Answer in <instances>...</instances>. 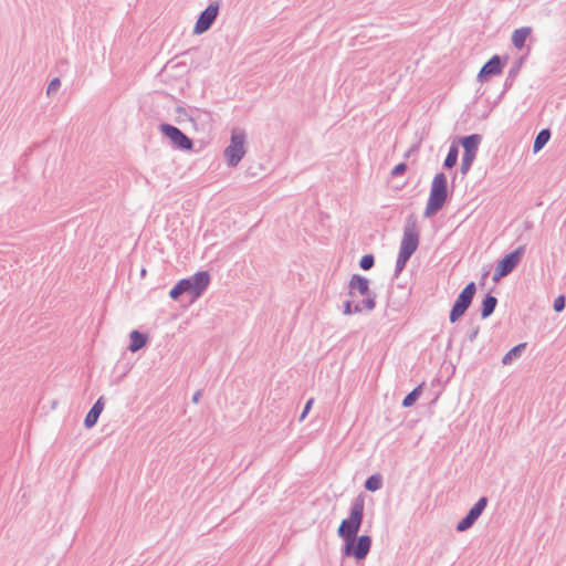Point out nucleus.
<instances>
[{"instance_id": "8", "label": "nucleus", "mask_w": 566, "mask_h": 566, "mask_svg": "<svg viewBox=\"0 0 566 566\" xmlns=\"http://www.w3.org/2000/svg\"><path fill=\"white\" fill-rule=\"evenodd\" d=\"M525 250H512L497 261L492 281L499 283L500 280L511 274L523 260Z\"/></svg>"}, {"instance_id": "40", "label": "nucleus", "mask_w": 566, "mask_h": 566, "mask_svg": "<svg viewBox=\"0 0 566 566\" xmlns=\"http://www.w3.org/2000/svg\"><path fill=\"white\" fill-rule=\"evenodd\" d=\"M140 275H142V276H145V275H146V269H144V268H143V269L140 270Z\"/></svg>"}, {"instance_id": "34", "label": "nucleus", "mask_w": 566, "mask_h": 566, "mask_svg": "<svg viewBox=\"0 0 566 566\" xmlns=\"http://www.w3.org/2000/svg\"><path fill=\"white\" fill-rule=\"evenodd\" d=\"M184 289L181 287L179 281L170 289L169 291V296L170 298H172L174 301H177L179 300V297L181 295H184Z\"/></svg>"}, {"instance_id": "27", "label": "nucleus", "mask_w": 566, "mask_h": 566, "mask_svg": "<svg viewBox=\"0 0 566 566\" xmlns=\"http://www.w3.org/2000/svg\"><path fill=\"white\" fill-rule=\"evenodd\" d=\"M376 294L364 295L361 301L355 303V306L360 308V313H363L364 311L371 312L376 308Z\"/></svg>"}, {"instance_id": "18", "label": "nucleus", "mask_w": 566, "mask_h": 566, "mask_svg": "<svg viewBox=\"0 0 566 566\" xmlns=\"http://www.w3.org/2000/svg\"><path fill=\"white\" fill-rule=\"evenodd\" d=\"M496 305L497 298L491 292L486 293L481 301V317L483 319L490 317L494 313Z\"/></svg>"}, {"instance_id": "15", "label": "nucleus", "mask_w": 566, "mask_h": 566, "mask_svg": "<svg viewBox=\"0 0 566 566\" xmlns=\"http://www.w3.org/2000/svg\"><path fill=\"white\" fill-rule=\"evenodd\" d=\"M455 140L457 143H459V146L463 147V154L476 156L479 147L482 142V136L480 134L474 133L465 136H460Z\"/></svg>"}, {"instance_id": "24", "label": "nucleus", "mask_w": 566, "mask_h": 566, "mask_svg": "<svg viewBox=\"0 0 566 566\" xmlns=\"http://www.w3.org/2000/svg\"><path fill=\"white\" fill-rule=\"evenodd\" d=\"M551 136H552V132L549 128H543L537 133V135L535 136L534 143H533L534 154L538 153L546 146V144L551 139Z\"/></svg>"}, {"instance_id": "9", "label": "nucleus", "mask_w": 566, "mask_h": 566, "mask_svg": "<svg viewBox=\"0 0 566 566\" xmlns=\"http://www.w3.org/2000/svg\"><path fill=\"white\" fill-rule=\"evenodd\" d=\"M219 11L220 3L218 1L210 2L207 8L200 12L193 27V34L200 35L210 30L219 15Z\"/></svg>"}, {"instance_id": "21", "label": "nucleus", "mask_w": 566, "mask_h": 566, "mask_svg": "<svg viewBox=\"0 0 566 566\" xmlns=\"http://www.w3.org/2000/svg\"><path fill=\"white\" fill-rule=\"evenodd\" d=\"M459 157V143L454 139L448 150V154L443 160L442 168L446 170L452 169L457 163Z\"/></svg>"}, {"instance_id": "35", "label": "nucleus", "mask_w": 566, "mask_h": 566, "mask_svg": "<svg viewBox=\"0 0 566 566\" xmlns=\"http://www.w3.org/2000/svg\"><path fill=\"white\" fill-rule=\"evenodd\" d=\"M479 332H480V326L479 325H473L467 333L465 335V339L470 343H473L478 335H479Z\"/></svg>"}, {"instance_id": "31", "label": "nucleus", "mask_w": 566, "mask_h": 566, "mask_svg": "<svg viewBox=\"0 0 566 566\" xmlns=\"http://www.w3.org/2000/svg\"><path fill=\"white\" fill-rule=\"evenodd\" d=\"M60 87H61V80L59 77H53L48 84L46 95L51 96V95L55 94Z\"/></svg>"}, {"instance_id": "33", "label": "nucleus", "mask_w": 566, "mask_h": 566, "mask_svg": "<svg viewBox=\"0 0 566 566\" xmlns=\"http://www.w3.org/2000/svg\"><path fill=\"white\" fill-rule=\"evenodd\" d=\"M565 306H566V297H565V295L560 294L554 300L553 308L555 312L560 313L565 310Z\"/></svg>"}, {"instance_id": "4", "label": "nucleus", "mask_w": 566, "mask_h": 566, "mask_svg": "<svg viewBox=\"0 0 566 566\" xmlns=\"http://www.w3.org/2000/svg\"><path fill=\"white\" fill-rule=\"evenodd\" d=\"M211 282L208 271H198L195 274L179 280L184 293L190 296L191 301H196L203 295Z\"/></svg>"}, {"instance_id": "41", "label": "nucleus", "mask_w": 566, "mask_h": 566, "mask_svg": "<svg viewBox=\"0 0 566 566\" xmlns=\"http://www.w3.org/2000/svg\"><path fill=\"white\" fill-rule=\"evenodd\" d=\"M525 245H526L525 243H520L516 248L522 249V248H525Z\"/></svg>"}, {"instance_id": "3", "label": "nucleus", "mask_w": 566, "mask_h": 566, "mask_svg": "<svg viewBox=\"0 0 566 566\" xmlns=\"http://www.w3.org/2000/svg\"><path fill=\"white\" fill-rule=\"evenodd\" d=\"M247 154V134L243 129L233 128L229 145L223 150L228 167H237Z\"/></svg>"}, {"instance_id": "5", "label": "nucleus", "mask_w": 566, "mask_h": 566, "mask_svg": "<svg viewBox=\"0 0 566 566\" xmlns=\"http://www.w3.org/2000/svg\"><path fill=\"white\" fill-rule=\"evenodd\" d=\"M373 545V539L369 535H356L344 541L342 547V555L344 557H354L357 560H364L369 554Z\"/></svg>"}, {"instance_id": "29", "label": "nucleus", "mask_w": 566, "mask_h": 566, "mask_svg": "<svg viewBox=\"0 0 566 566\" xmlns=\"http://www.w3.org/2000/svg\"><path fill=\"white\" fill-rule=\"evenodd\" d=\"M375 265V256L371 253L365 254L359 260V266L364 271L370 270Z\"/></svg>"}, {"instance_id": "13", "label": "nucleus", "mask_w": 566, "mask_h": 566, "mask_svg": "<svg viewBox=\"0 0 566 566\" xmlns=\"http://www.w3.org/2000/svg\"><path fill=\"white\" fill-rule=\"evenodd\" d=\"M419 245V232L417 229V222L412 216H410L403 228V237L399 248H418Z\"/></svg>"}, {"instance_id": "28", "label": "nucleus", "mask_w": 566, "mask_h": 566, "mask_svg": "<svg viewBox=\"0 0 566 566\" xmlns=\"http://www.w3.org/2000/svg\"><path fill=\"white\" fill-rule=\"evenodd\" d=\"M475 158H476V156H474V155H469V154L462 155V160H461V166H460V172L462 175H467L470 171Z\"/></svg>"}, {"instance_id": "19", "label": "nucleus", "mask_w": 566, "mask_h": 566, "mask_svg": "<svg viewBox=\"0 0 566 566\" xmlns=\"http://www.w3.org/2000/svg\"><path fill=\"white\" fill-rule=\"evenodd\" d=\"M531 33H532L531 27H522V28L515 29L513 31V34L511 38L513 46L517 50L524 49L526 40L531 35Z\"/></svg>"}, {"instance_id": "16", "label": "nucleus", "mask_w": 566, "mask_h": 566, "mask_svg": "<svg viewBox=\"0 0 566 566\" xmlns=\"http://www.w3.org/2000/svg\"><path fill=\"white\" fill-rule=\"evenodd\" d=\"M104 406H105V400H104V397L101 396L95 401V403L91 407V409L88 410V412L86 413V416L84 418V427L86 429H91L97 423L98 418L104 410Z\"/></svg>"}, {"instance_id": "17", "label": "nucleus", "mask_w": 566, "mask_h": 566, "mask_svg": "<svg viewBox=\"0 0 566 566\" xmlns=\"http://www.w3.org/2000/svg\"><path fill=\"white\" fill-rule=\"evenodd\" d=\"M149 342V337L146 333L134 329L129 333V345L128 350L136 353L144 348Z\"/></svg>"}, {"instance_id": "7", "label": "nucleus", "mask_w": 566, "mask_h": 566, "mask_svg": "<svg viewBox=\"0 0 566 566\" xmlns=\"http://www.w3.org/2000/svg\"><path fill=\"white\" fill-rule=\"evenodd\" d=\"M159 132L170 142L175 149L184 151L192 150L193 140L177 126L169 123H161L159 124Z\"/></svg>"}, {"instance_id": "1", "label": "nucleus", "mask_w": 566, "mask_h": 566, "mask_svg": "<svg viewBox=\"0 0 566 566\" xmlns=\"http://www.w3.org/2000/svg\"><path fill=\"white\" fill-rule=\"evenodd\" d=\"M453 193V186L449 188L448 178L444 172H438L434 175L430 192L424 208L423 216L431 218L440 212L447 205Z\"/></svg>"}, {"instance_id": "26", "label": "nucleus", "mask_w": 566, "mask_h": 566, "mask_svg": "<svg viewBox=\"0 0 566 566\" xmlns=\"http://www.w3.org/2000/svg\"><path fill=\"white\" fill-rule=\"evenodd\" d=\"M384 479L380 473L369 475L364 483V488L369 492H376L382 488Z\"/></svg>"}, {"instance_id": "22", "label": "nucleus", "mask_w": 566, "mask_h": 566, "mask_svg": "<svg viewBox=\"0 0 566 566\" xmlns=\"http://www.w3.org/2000/svg\"><path fill=\"white\" fill-rule=\"evenodd\" d=\"M416 250H399V254L396 261L394 279H398L400 273L406 268L407 262L410 260Z\"/></svg>"}, {"instance_id": "14", "label": "nucleus", "mask_w": 566, "mask_h": 566, "mask_svg": "<svg viewBox=\"0 0 566 566\" xmlns=\"http://www.w3.org/2000/svg\"><path fill=\"white\" fill-rule=\"evenodd\" d=\"M526 57H527V55H521L513 62L512 66L509 70L507 76L505 78V82L503 85V91L499 95L497 101H500L504 96V94L513 86V83L515 82L516 77L518 76L521 69L526 61Z\"/></svg>"}, {"instance_id": "23", "label": "nucleus", "mask_w": 566, "mask_h": 566, "mask_svg": "<svg viewBox=\"0 0 566 566\" xmlns=\"http://www.w3.org/2000/svg\"><path fill=\"white\" fill-rule=\"evenodd\" d=\"M526 343H520L512 347L502 358V364L507 366L511 365L514 360L518 359L523 352L526 348Z\"/></svg>"}, {"instance_id": "2", "label": "nucleus", "mask_w": 566, "mask_h": 566, "mask_svg": "<svg viewBox=\"0 0 566 566\" xmlns=\"http://www.w3.org/2000/svg\"><path fill=\"white\" fill-rule=\"evenodd\" d=\"M365 497L363 494L356 496L350 505L349 516L344 518L338 528L337 535L346 541L358 534L364 520Z\"/></svg>"}, {"instance_id": "25", "label": "nucleus", "mask_w": 566, "mask_h": 566, "mask_svg": "<svg viewBox=\"0 0 566 566\" xmlns=\"http://www.w3.org/2000/svg\"><path fill=\"white\" fill-rule=\"evenodd\" d=\"M424 384L421 382L417 387H415L408 395L405 396V398L401 401V406L403 408H410L412 407L416 401L420 398L423 391Z\"/></svg>"}, {"instance_id": "36", "label": "nucleus", "mask_w": 566, "mask_h": 566, "mask_svg": "<svg viewBox=\"0 0 566 566\" xmlns=\"http://www.w3.org/2000/svg\"><path fill=\"white\" fill-rule=\"evenodd\" d=\"M313 403H314V399H313V398H310V399L305 402V406H304V408H303V411H302V413H301V416H300V418H298V421H300V422H302V421L306 418V416L308 415V412H310V411H311V409H312Z\"/></svg>"}, {"instance_id": "11", "label": "nucleus", "mask_w": 566, "mask_h": 566, "mask_svg": "<svg viewBox=\"0 0 566 566\" xmlns=\"http://www.w3.org/2000/svg\"><path fill=\"white\" fill-rule=\"evenodd\" d=\"M489 503V499L486 496H481L473 506L468 511V513L457 523L455 530L457 532H465L470 530L475 522L480 518L484 510L486 509Z\"/></svg>"}, {"instance_id": "6", "label": "nucleus", "mask_w": 566, "mask_h": 566, "mask_svg": "<svg viewBox=\"0 0 566 566\" xmlns=\"http://www.w3.org/2000/svg\"><path fill=\"white\" fill-rule=\"evenodd\" d=\"M476 293L475 283L469 282L457 296L449 313L450 323L458 322L469 310Z\"/></svg>"}, {"instance_id": "38", "label": "nucleus", "mask_w": 566, "mask_h": 566, "mask_svg": "<svg viewBox=\"0 0 566 566\" xmlns=\"http://www.w3.org/2000/svg\"><path fill=\"white\" fill-rule=\"evenodd\" d=\"M177 114L179 115H185L189 118V115L188 112L186 111V108L181 107V106H178L177 109H176Z\"/></svg>"}, {"instance_id": "37", "label": "nucleus", "mask_w": 566, "mask_h": 566, "mask_svg": "<svg viewBox=\"0 0 566 566\" xmlns=\"http://www.w3.org/2000/svg\"><path fill=\"white\" fill-rule=\"evenodd\" d=\"M201 396H202L201 390H197V391L192 395V398H191L192 402H193V403H198V402H199V400H200V398H201Z\"/></svg>"}, {"instance_id": "12", "label": "nucleus", "mask_w": 566, "mask_h": 566, "mask_svg": "<svg viewBox=\"0 0 566 566\" xmlns=\"http://www.w3.org/2000/svg\"><path fill=\"white\" fill-rule=\"evenodd\" d=\"M356 294L360 296L376 294L370 290L369 280L360 274H353L348 282V295L354 298Z\"/></svg>"}, {"instance_id": "39", "label": "nucleus", "mask_w": 566, "mask_h": 566, "mask_svg": "<svg viewBox=\"0 0 566 566\" xmlns=\"http://www.w3.org/2000/svg\"><path fill=\"white\" fill-rule=\"evenodd\" d=\"M416 148V146H413L412 148H410L406 154H405V157H409L410 156V153Z\"/></svg>"}, {"instance_id": "32", "label": "nucleus", "mask_w": 566, "mask_h": 566, "mask_svg": "<svg viewBox=\"0 0 566 566\" xmlns=\"http://www.w3.org/2000/svg\"><path fill=\"white\" fill-rule=\"evenodd\" d=\"M408 169V165L407 163L402 161V163H399L397 164L390 171V176L392 178H396V177H399L401 175H403Z\"/></svg>"}, {"instance_id": "10", "label": "nucleus", "mask_w": 566, "mask_h": 566, "mask_svg": "<svg viewBox=\"0 0 566 566\" xmlns=\"http://www.w3.org/2000/svg\"><path fill=\"white\" fill-rule=\"evenodd\" d=\"M507 55H492L480 69L476 80L481 83H484L492 76L500 75L507 63Z\"/></svg>"}, {"instance_id": "20", "label": "nucleus", "mask_w": 566, "mask_h": 566, "mask_svg": "<svg viewBox=\"0 0 566 566\" xmlns=\"http://www.w3.org/2000/svg\"><path fill=\"white\" fill-rule=\"evenodd\" d=\"M189 120L192 123L193 127L197 129V126L200 124L202 127L209 125L212 122L211 113L208 111H201L199 108H195L190 111Z\"/></svg>"}, {"instance_id": "30", "label": "nucleus", "mask_w": 566, "mask_h": 566, "mask_svg": "<svg viewBox=\"0 0 566 566\" xmlns=\"http://www.w3.org/2000/svg\"><path fill=\"white\" fill-rule=\"evenodd\" d=\"M360 308L355 306L354 300H347L343 304V314L344 315H352V314H359Z\"/></svg>"}]
</instances>
